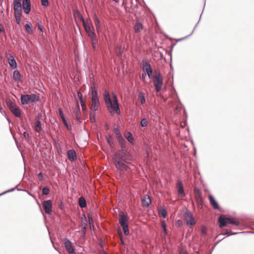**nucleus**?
I'll list each match as a JSON object with an SVG mask.
<instances>
[{
  "instance_id": "nucleus-46",
  "label": "nucleus",
  "mask_w": 254,
  "mask_h": 254,
  "mask_svg": "<svg viewBox=\"0 0 254 254\" xmlns=\"http://www.w3.org/2000/svg\"><path fill=\"white\" fill-rule=\"evenodd\" d=\"M63 122L64 123V126L66 127L67 130H71L72 129L71 126L70 125H68L66 120Z\"/></svg>"
},
{
  "instance_id": "nucleus-54",
  "label": "nucleus",
  "mask_w": 254,
  "mask_h": 254,
  "mask_svg": "<svg viewBox=\"0 0 254 254\" xmlns=\"http://www.w3.org/2000/svg\"><path fill=\"white\" fill-rule=\"evenodd\" d=\"M114 132L116 136H117L118 135H120V134L121 133L118 127L115 128L114 130Z\"/></svg>"
},
{
  "instance_id": "nucleus-64",
  "label": "nucleus",
  "mask_w": 254,
  "mask_h": 254,
  "mask_svg": "<svg viewBox=\"0 0 254 254\" xmlns=\"http://www.w3.org/2000/svg\"><path fill=\"white\" fill-rule=\"evenodd\" d=\"M179 254H188V253L186 251L182 250L179 252Z\"/></svg>"
},
{
  "instance_id": "nucleus-2",
  "label": "nucleus",
  "mask_w": 254,
  "mask_h": 254,
  "mask_svg": "<svg viewBox=\"0 0 254 254\" xmlns=\"http://www.w3.org/2000/svg\"><path fill=\"white\" fill-rule=\"evenodd\" d=\"M13 10L16 22L18 25H20L22 14L21 3L20 0H13Z\"/></svg>"
},
{
  "instance_id": "nucleus-57",
  "label": "nucleus",
  "mask_w": 254,
  "mask_h": 254,
  "mask_svg": "<svg viewBox=\"0 0 254 254\" xmlns=\"http://www.w3.org/2000/svg\"><path fill=\"white\" fill-rule=\"evenodd\" d=\"M59 207L60 209L62 210L64 208V203L62 200H60V203L59 204Z\"/></svg>"
},
{
  "instance_id": "nucleus-48",
  "label": "nucleus",
  "mask_w": 254,
  "mask_h": 254,
  "mask_svg": "<svg viewBox=\"0 0 254 254\" xmlns=\"http://www.w3.org/2000/svg\"><path fill=\"white\" fill-rule=\"evenodd\" d=\"M17 186H16L15 187H14V188H11V189H9V190H7L5 191H4V192H2V193H0V195H3V194H5V193H7V192H11V191H14V190H15L16 188H17Z\"/></svg>"
},
{
  "instance_id": "nucleus-5",
  "label": "nucleus",
  "mask_w": 254,
  "mask_h": 254,
  "mask_svg": "<svg viewBox=\"0 0 254 254\" xmlns=\"http://www.w3.org/2000/svg\"><path fill=\"white\" fill-rule=\"evenodd\" d=\"M114 158H116L117 160L121 159L125 162H128L130 157V154L127 151V148H121L118 152L114 154Z\"/></svg>"
},
{
  "instance_id": "nucleus-16",
  "label": "nucleus",
  "mask_w": 254,
  "mask_h": 254,
  "mask_svg": "<svg viewBox=\"0 0 254 254\" xmlns=\"http://www.w3.org/2000/svg\"><path fill=\"white\" fill-rule=\"evenodd\" d=\"M80 17L81 19V20L82 22L83 26L84 27V28L87 33L88 36L91 34L92 33H94V28L93 26H88V27H85V20L81 15L80 14Z\"/></svg>"
},
{
  "instance_id": "nucleus-38",
  "label": "nucleus",
  "mask_w": 254,
  "mask_h": 254,
  "mask_svg": "<svg viewBox=\"0 0 254 254\" xmlns=\"http://www.w3.org/2000/svg\"><path fill=\"white\" fill-rule=\"evenodd\" d=\"M118 142L121 147V148H127L126 141L124 138L118 140Z\"/></svg>"
},
{
  "instance_id": "nucleus-45",
  "label": "nucleus",
  "mask_w": 254,
  "mask_h": 254,
  "mask_svg": "<svg viewBox=\"0 0 254 254\" xmlns=\"http://www.w3.org/2000/svg\"><path fill=\"white\" fill-rule=\"evenodd\" d=\"M140 126L142 127H145L147 126V121L145 118H143L141 120Z\"/></svg>"
},
{
  "instance_id": "nucleus-58",
  "label": "nucleus",
  "mask_w": 254,
  "mask_h": 254,
  "mask_svg": "<svg viewBox=\"0 0 254 254\" xmlns=\"http://www.w3.org/2000/svg\"><path fill=\"white\" fill-rule=\"evenodd\" d=\"M85 27H88V26H93L91 23L90 21H88L87 20L86 21H85Z\"/></svg>"
},
{
  "instance_id": "nucleus-63",
  "label": "nucleus",
  "mask_w": 254,
  "mask_h": 254,
  "mask_svg": "<svg viewBox=\"0 0 254 254\" xmlns=\"http://www.w3.org/2000/svg\"><path fill=\"white\" fill-rule=\"evenodd\" d=\"M75 119H76V122L78 124H80V123H81V120L80 117H78L77 118H75Z\"/></svg>"
},
{
  "instance_id": "nucleus-42",
  "label": "nucleus",
  "mask_w": 254,
  "mask_h": 254,
  "mask_svg": "<svg viewBox=\"0 0 254 254\" xmlns=\"http://www.w3.org/2000/svg\"><path fill=\"white\" fill-rule=\"evenodd\" d=\"M5 103L9 109L15 105V104L10 99H7L5 101Z\"/></svg>"
},
{
  "instance_id": "nucleus-7",
  "label": "nucleus",
  "mask_w": 254,
  "mask_h": 254,
  "mask_svg": "<svg viewBox=\"0 0 254 254\" xmlns=\"http://www.w3.org/2000/svg\"><path fill=\"white\" fill-rule=\"evenodd\" d=\"M184 219L188 225L192 226L195 223L192 214L188 210L184 214Z\"/></svg>"
},
{
  "instance_id": "nucleus-34",
  "label": "nucleus",
  "mask_w": 254,
  "mask_h": 254,
  "mask_svg": "<svg viewBox=\"0 0 254 254\" xmlns=\"http://www.w3.org/2000/svg\"><path fill=\"white\" fill-rule=\"evenodd\" d=\"M137 98L140 100L141 104H143L145 103V98L143 93L139 92L138 94Z\"/></svg>"
},
{
  "instance_id": "nucleus-56",
  "label": "nucleus",
  "mask_w": 254,
  "mask_h": 254,
  "mask_svg": "<svg viewBox=\"0 0 254 254\" xmlns=\"http://www.w3.org/2000/svg\"><path fill=\"white\" fill-rule=\"evenodd\" d=\"M198 23H199V21H198L197 22V23L196 24V25H195V27H194V28H193V29L192 31L191 32V33L190 35H189L188 36H186V37H185V38H182V39H180L179 40H183V39H185L186 38H187L188 37H189V36H190L191 35H192V34L193 33V31H194V29H195V28L196 27V26H197V24H198Z\"/></svg>"
},
{
  "instance_id": "nucleus-30",
  "label": "nucleus",
  "mask_w": 254,
  "mask_h": 254,
  "mask_svg": "<svg viewBox=\"0 0 254 254\" xmlns=\"http://www.w3.org/2000/svg\"><path fill=\"white\" fill-rule=\"evenodd\" d=\"M158 212L163 218L167 217V211L164 206H160L158 208Z\"/></svg>"
},
{
  "instance_id": "nucleus-14",
  "label": "nucleus",
  "mask_w": 254,
  "mask_h": 254,
  "mask_svg": "<svg viewBox=\"0 0 254 254\" xmlns=\"http://www.w3.org/2000/svg\"><path fill=\"white\" fill-rule=\"evenodd\" d=\"M82 219V224L81 227L82 229L81 230V234L82 235H85L86 234V230L87 228V221L86 217V216L84 214H83L81 217Z\"/></svg>"
},
{
  "instance_id": "nucleus-3",
  "label": "nucleus",
  "mask_w": 254,
  "mask_h": 254,
  "mask_svg": "<svg viewBox=\"0 0 254 254\" xmlns=\"http://www.w3.org/2000/svg\"><path fill=\"white\" fill-rule=\"evenodd\" d=\"M92 90L91 99L92 105L90 107V110L95 112L98 110V106L100 105L97 89L94 87H91Z\"/></svg>"
},
{
  "instance_id": "nucleus-1",
  "label": "nucleus",
  "mask_w": 254,
  "mask_h": 254,
  "mask_svg": "<svg viewBox=\"0 0 254 254\" xmlns=\"http://www.w3.org/2000/svg\"><path fill=\"white\" fill-rule=\"evenodd\" d=\"M21 104H34L40 101V97L35 94H21L20 97Z\"/></svg>"
},
{
  "instance_id": "nucleus-51",
  "label": "nucleus",
  "mask_w": 254,
  "mask_h": 254,
  "mask_svg": "<svg viewBox=\"0 0 254 254\" xmlns=\"http://www.w3.org/2000/svg\"><path fill=\"white\" fill-rule=\"evenodd\" d=\"M118 232L120 237L121 244L124 245L125 244V243L123 240L122 231H121V230H118Z\"/></svg>"
},
{
  "instance_id": "nucleus-4",
  "label": "nucleus",
  "mask_w": 254,
  "mask_h": 254,
  "mask_svg": "<svg viewBox=\"0 0 254 254\" xmlns=\"http://www.w3.org/2000/svg\"><path fill=\"white\" fill-rule=\"evenodd\" d=\"M113 103L111 102L107 105V108L111 114L116 113L117 115H120L121 110L116 95L113 92Z\"/></svg>"
},
{
  "instance_id": "nucleus-39",
  "label": "nucleus",
  "mask_w": 254,
  "mask_h": 254,
  "mask_svg": "<svg viewBox=\"0 0 254 254\" xmlns=\"http://www.w3.org/2000/svg\"><path fill=\"white\" fill-rule=\"evenodd\" d=\"M80 114H81V112L80 111L79 105L77 102L76 106V109L74 111V114L75 116V118H77L78 117H79Z\"/></svg>"
},
{
  "instance_id": "nucleus-27",
  "label": "nucleus",
  "mask_w": 254,
  "mask_h": 254,
  "mask_svg": "<svg viewBox=\"0 0 254 254\" xmlns=\"http://www.w3.org/2000/svg\"><path fill=\"white\" fill-rule=\"evenodd\" d=\"M78 205L81 208H83L86 207V201L83 196H81L78 198Z\"/></svg>"
},
{
  "instance_id": "nucleus-52",
  "label": "nucleus",
  "mask_w": 254,
  "mask_h": 254,
  "mask_svg": "<svg viewBox=\"0 0 254 254\" xmlns=\"http://www.w3.org/2000/svg\"><path fill=\"white\" fill-rule=\"evenodd\" d=\"M38 177L40 181H42L44 180V178L42 172H40L38 174Z\"/></svg>"
},
{
  "instance_id": "nucleus-62",
  "label": "nucleus",
  "mask_w": 254,
  "mask_h": 254,
  "mask_svg": "<svg viewBox=\"0 0 254 254\" xmlns=\"http://www.w3.org/2000/svg\"><path fill=\"white\" fill-rule=\"evenodd\" d=\"M146 74H147L146 73H142V74H141V78H142V80H143V81L145 80Z\"/></svg>"
},
{
  "instance_id": "nucleus-33",
  "label": "nucleus",
  "mask_w": 254,
  "mask_h": 254,
  "mask_svg": "<svg viewBox=\"0 0 254 254\" xmlns=\"http://www.w3.org/2000/svg\"><path fill=\"white\" fill-rule=\"evenodd\" d=\"M128 135H125V137L127 140V141L130 143H133L134 142V139L132 136V134L130 131L127 132Z\"/></svg>"
},
{
  "instance_id": "nucleus-50",
  "label": "nucleus",
  "mask_w": 254,
  "mask_h": 254,
  "mask_svg": "<svg viewBox=\"0 0 254 254\" xmlns=\"http://www.w3.org/2000/svg\"><path fill=\"white\" fill-rule=\"evenodd\" d=\"M154 72L156 74L153 76L154 79H155L156 77H157L158 78H162L161 73L159 71L155 70Z\"/></svg>"
},
{
  "instance_id": "nucleus-15",
  "label": "nucleus",
  "mask_w": 254,
  "mask_h": 254,
  "mask_svg": "<svg viewBox=\"0 0 254 254\" xmlns=\"http://www.w3.org/2000/svg\"><path fill=\"white\" fill-rule=\"evenodd\" d=\"M151 203V199L148 194H144L141 198V205L142 206L147 207Z\"/></svg>"
},
{
  "instance_id": "nucleus-55",
  "label": "nucleus",
  "mask_w": 254,
  "mask_h": 254,
  "mask_svg": "<svg viewBox=\"0 0 254 254\" xmlns=\"http://www.w3.org/2000/svg\"><path fill=\"white\" fill-rule=\"evenodd\" d=\"M77 97L79 98V101L83 100L82 94L80 91L77 92Z\"/></svg>"
},
{
  "instance_id": "nucleus-13",
  "label": "nucleus",
  "mask_w": 254,
  "mask_h": 254,
  "mask_svg": "<svg viewBox=\"0 0 254 254\" xmlns=\"http://www.w3.org/2000/svg\"><path fill=\"white\" fill-rule=\"evenodd\" d=\"M22 7L24 13L26 14H29L31 11L30 0H23Z\"/></svg>"
},
{
  "instance_id": "nucleus-9",
  "label": "nucleus",
  "mask_w": 254,
  "mask_h": 254,
  "mask_svg": "<svg viewBox=\"0 0 254 254\" xmlns=\"http://www.w3.org/2000/svg\"><path fill=\"white\" fill-rule=\"evenodd\" d=\"M64 245L69 254H76L72 245V243L69 240L65 238L64 241Z\"/></svg>"
},
{
  "instance_id": "nucleus-6",
  "label": "nucleus",
  "mask_w": 254,
  "mask_h": 254,
  "mask_svg": "<svg viewBox=\"0 0 254 254\" xmlns=\"http://www.w3.org/2000/svg\"><path fill=\"white\" fill-rule=\"evenodd\" d=\"M128 162H125L123 160H117L116 158H114V163L116 167L121 171H127L128 167L127 165V164Z\"/></svg>"
},
{
  "instance_id": "nucleus-41",
  "label": "nucleus",
  "mask_w": 254,
  "mask_h": 254,
  "mask_svg": "<svg viewBox=\"0 0 254 254\" xmlns=\"http://www.w3.org/2000/svg\"><path fill=\"white\" fill-rule=\"evenodd\" d=\"M59 115H60L62 121L64 122L65 120H66V119L64 117V113L63 109L62 108H60L59 109Z\"/></svg>"
},
{
  "instance_id": "nucleus-17",
  "label": "nucleus",
  "mask_w": 254,
  "mask_h": 254,
  "mask_svg": "<svg viewBox=\"0 0 254 254\" xmlns=\"http://www.w3.org/2000/svg\"><path fill=\"white\" fill-rule=\"evenodd\" d=\"M177 187L178 193L179 195H180L182 197L185 196V193L184 191V186L183 183L181 180H179L177 183Z\"/></svg>"
},
{
  "instance_id": "nucleus-18",
  "label": "nucleus",
  "mask_w": 254,
  "mask_h": 254,
  "mask_svg": "<svg viewBox=\"0 0 254 254\" xmlns=\"http://www.w3.org/2000/svg\"><path fill=\"white\" fill-rule=\"evenodd\" d=\"M8 63L9 64L10 66L12 68L15 69L17 67V64L15 60L14 57L11 54H9V57L8 58Z\"/></svg>"
},
{
  "instance_id": "nucleus-22",
  "label": "nucleus",
  "mask_w": 254,
  "mask_h": 254,
  "mask_svg": "<svg viewBox=\"0 0 254 254\" xmlns=\"http://www.w3.org/2000/svg\"><path fill=\"white\" fill-rule=\"evenodd\" d=\"M209 200L210 203L213 206L214 209L219 210L220 209V207L217 203V201L215 200L214 196L211 194L209 196Z\"/></svg>"
},
{
  "instance_id": "nucleus-23",
  "label": "nucleus",
  "mask_w": 254,
  "mask_h": 254,
  "mask_svg": "<svg viewBox=\"0 0 254 254\" xmlns=\"http://www.w3.org/2000/svg\"><path fill=\"white\" fill-rule=\"evenodd\" d=\"M10 110L15 117H20L21 116V112L20 109L18 107L16 106V105L11 108Z\"/></svg>"
},
{
  "instance_id": "nucleus-25",
  "label": "nucleus",
  "mask_w": 254,
  "mask_h": 254,
  "mask_svg": "<svg viewBox=\"0 0 254 254\" xmlns=\"http://www.w3.org/2000/svg\"><path fill=\"white\" fill-rule=\"evenodd\" d=\"M227 221L228 224H233L236 226H238L240 224V222L238 220L232 217H228Z\"/></svg>"
},
{
  "instance_id": "nucleus-61",
  "label": "nucleus",
  "mask_w": 254,
  "mask_h": 254,
  "mask_svg": "<svg viewBox=\"0 0 254 254\" xmlns=\"http://www.w3.org/2000/svg\"><path fill=\"white\" fill-rule=\"evenodd\" d=\"M161 225L163 228L166 227V223L164 221L161 222Z\"/></svg>"
},
{
  "instance_id": "nucleus-35",
  "label": "nucleus",
  "mask_w": 254,
  "mask_h": 254,
  "mask_svg": "<svg viewBox=\"0 0 254 254\" xmlns=\"http://www.w3.org/2000/svg\"><path fill=\"white\" fill-rule=\"evenodd\" d=\"M25 28L26 31L28 34H31L32 32V25L30 23H27L25 25Z\"/></svg>"
},
{
  "instance_id": "nucleus-28",
  "label": "nucleus",
  "mask_w": 254,
  "mask_h": 254,
  "mask_svg": "<svg viewBox=\"0 0 254 254\" xmlns=\"http://www.w3.org/2000/svg\"><path fill=\"white\" fill-rule=\"evenodd\" d=\"M143 24L138 21H136L134 25V31L136 33H139L143 29Z\"/></svg>"
},
{
  "instance_id": "nucleus-11",
  "label": "nucleus",
  "mask_w": 254,
  "mask_h": 254,
  "mask_svg": "<svg viewBox=\"0 0 254 254\" xmlns=\"http://www.w3.org/2000/svg\"><path fill=\"white\" fill-rule=\"evenodd\" d=\"M153 82L156 92H159L161 90L163 84L162 78H158L156 77Z\"/></svg>"
},
{
  "instance_id": "nucleus-8",
  "label": "nucleus",
  "mask_w": 254,
  "mask_h": 254,
  "mask_svg": "<svg viewBox=\"0 0 254 254\" xmlns=\"http://www.w3.org/2000/svg\"><path fill=\"white\" fill-rule=\"evenodd\" d=\"M43 207L47 214H51L52 211V202L51 200H44L43 202Z\"/></svg>"
},
{
  "instance_id": "nucleus-60",
  "label": "nucleus",
  "mask_w": 254,
  "mask_h": 254,
  "mask_svg": "<svg viewBox=\"0 0 254 254\" xmlns=\"http://www.w3.org/2000/svg\"><path fill=\"white\" fill-rule=\"evenodd\" d=\"M116 137L118 141L124 138L121 133L120 134V135H118L117 136H116Z\"/></svg>"
},
{
  "instance_id": "nucleus-31",
  "label": "nucleus",
  "mask_w": 254,
  "mask_h": 254,
  "mask_svg": "<svg viewBox=\"0 0 254 254\" xmlns=\"http://www.w3.org/2000/svg\"><path fill=\"white\" fill-rule=\"evenodd\" d=\"M41 122L39 120H37L35 123V130L37 132H40L42 130Z\"/></svg>"
},
{
  "instance_id": "nucleus-44",
  "label": "nucleus",
  "mask_w": 254,
  "mask_h": 254,
  "mask_svg": "<svg viewBox=\"0 0 254 254\" xmlns=\"http://www.w3.org/2000/svg\"><path fill=\"white\" fill-rule=\"evenodd\" d=\"M200 232L202 235L205 236L207 234V228L204 226H201Z\"/></svg>"
},
{
  "instance_id": "nucleus-37",
  "label": "nucleus",
  "mask_w": 254,
  "mask_h": 254,
  "mask_svg": "<svg viewBox=\"0 0 254 254\" xmlns=\"http://www.w3.org/2000/svg\"><path fill=\"white\" fill-rule=\"evenodd\" d=\"M88 36L89 37V38H90V39L91 40V43H98L97 36H96L95 32L94 33H92L91 34L88 35Z\"/></svg>"
},
{
  "instance_id": "nucleus-10",
  "label": "nucleus",
  "mask_w": 254,
  "mask_h": 254,
  "mask_svg": "<svg viewBox=\"0 0 254 254\" xmlns=\"http://www.w3.org/2000/svg\"><path fill=\"white\" fill-rule=\"evenodd\" d=\"M120 218L119 219V224L121 226L128 224V218L127 214H125L124 212L120 211L119 212Z\"/></svg>"
},
{
  "instance_id": "nucleus-29",
  "label": "nucleus",
  "mask_w": 254,
  "mask_h": 254,
  "mask_svg": "<svg viewBox=\"0 0 254 254\" xmlns=\"http://www.w3.org/2000/svg\"><path fill=\"white\" fill-rule=\"evenodd\" d=\"M240 233L238 232H233L230 229H227L226 230L225 232L222 233L221 234H219V235L217 236L215 238H217L219 235H226L227 237L231 236V235H236Z\"/></svg>"
},
{
  "instance_id": "nucleus-59",
  "label": "nucleus",
  "mask_w": 254,
  "mask_h": 254,
  "mask_svg": "<svg viewBox=\"0 0 254 254\" xmlns=\"http://www.w3.org/2000/svg\"><path fill=\"white\" fill-rule=\"evenodd\" d=\"M97 43H92V47L93 50L95 51L96 50V44Z\"/></svg>"
},
{
  "instance_id": "nucleus-49",
  "label": "nucleus",
  "mask_w": 254,
  "mask_h": 254,
  "mask_svg": "<svg viewBox=\"0 0 254 254\" xmlns=\"http://www.w3.org/2000/svg\"><path fill=\"white\" fill-rule=\"evenodd\" d=\"M23 134L25 139L27 140V141H28L30 139V137L29 134L27 132L24 131Z\"/></svg>"
},
{
  "instance_id": "nucleus-40",
  "label": "nucleus",
  "mask_w": 254,
  "mask_h": 254,
  "mask_svg": "<svg viewBox=\"0 0 254 254\" xmlns=\"http://www.w3.org/2000/svg\"><path fill=\"white\" fill-rule=\"evenodd\" d=\"M123 228L124 233L125 235L127 236L129 235V230L128 224L121 226Z\"/></svg>"
},
{
  "instance_id": "nucleus-12",
  "label": "nucleus",
  "mask_w": 254,
  "mask_h": 254,
  "mask_svg": "<svg viewBox=\"0 0 254 254\" xmlns=\"http://www.w3.org/2000/svg\"><path fill=\"white\" fill-rule=\"evenodd\" d=\"M142 69L145 71L149 78H151L152 77V69L150 64L147 62H145L143 65Z\"/></svg>"
},
{
  "instance_id": "nucleus-53",
  "label": "nucleus",
  "mask_w": 254,
  "mask_h": 254,
  "mask_svg": "<svg viewBox=\"0 0 254 254\" xmlns=\"http://www.w3.org/2000/svg\"><path fill=\"white\" fill-rule=\"evenodd\" d=\"M87 217L88 219L89 223L91 224V222H94L92 217L90 213L87 214Z\"/></svg>"
},
{
  "instance_id": "nucleus-21",
  "label": "nucleus",
  "mask_w": 254,
  "mask_h": 254,
  "mask_svg": "<svg viewBox=\"0 0 254 254\" xmlns=\"http://www.w3.org/2000/svg\"><path fill=\"white\" fill-rule=\"evenodd\" d=\"M67 155L68 159L70 161H74L76 159V154L75 151L73 149L68 150L67 151Z\"/></svg>"
},
{
  "instance_id": "nucleus-24",
  "label": "nucleus",
  "mask_w": 254,
  "mask_h": 254,
  "mask_svg": "<svg viewBox=\"0 0 254 254\" xmlns=\"http://www.w3.org/2000/svg\"><path fill=\"white\" fill-rule=\"evenodd\" d=\"M104 98L105 100V102L107 104V105L111 104L112 102L111 97L109 94V92L107 90H105L103 94Z\"/></svg>"
},
{
  "instance_id": "nucleus-20",
  "label": "nucleus",
  "mask_w": 254,
  "mask_h": 254,
  "mask_svg": "<svg viewBox=\"0 0 254 254\" xmlns=\"http://www.w3.org/2000/svg\"><path fill=\"white\" fill-rule=\"evenodd\" d=\"M193 191L195 195V197L197 203H200L201 204L202 198L200 190L198 188H194Z\"/></svg>"
},
{
  "instance_id": "nucleus-43",
  "label": "nucleus",
  "mask_w": 254,
  "mask_h": 254,
  "mask_svg": "<svg viewBox=\"0 0 254 254\" xmlns=\"http://www.w3.org/2000/svg\"><path fill=\"white\" fill-rule=\"evenodd\" d=\"M50 190L48 187H44L42 189V193L44 195H47L50 193Z\"/></svg>"
},
{
  "instance_id": "nucleus-26",
  "label": "nucleus",
  "mask_w": 254,
  "mask_h": 254,
  "mask_svg": "<svg viewBox=\"0 0 254 254\" xmlns=\"http://www.w3.org/2000/svg\"><path fill=\"white\" fill-rule=\"evenodd\" d=\"M13 77L15 81L19 82L21 79V75L18 70L13 71Z\"/></svg>"
},
{
  "instance_id": "nucleus-32",
  "label": "nucleus",
  "mask_w": 254,
  "mask_h": 254,
  "mask_svg": "<svg viewBox=\"0 0 254 254\" xmlns=\"http://www.w3.org/2000/svg\"><path fill=\"white\" fill-rule=\"evenodd\" d=\"M106 138L107 141L110 145V147H113L115 145L114 138L110 134L107 135Z\"/></svg>"
},
{
  "instance_id": "nucleus-36",
  "label": "nucleus",
  "mask_w": 254,
  "mask_h": 254,
  "mask_svg": "<svg viewBox=\"0 0 254 254\" xmlns=\"http://www.w3.org/2000/svg\"><path fill=\"white\" fill-rule=\"evenodd\" d=\"M94 20L95 26L96 28L101 27L100 21L99 19V18H98V17L95 13L94 14Z\"/></svg>"
},
{
  "instance_id": "nucleus-19",
  "label": "nucleus",
  "mask_w": 254,
  "mask_h": 254,
  "mask_svg": "<svg viewBox=\"0 0 254 254\" xmlns=\"http://www.w3.org/2000/svg\"><path fill=\"white\" fill-rule=\"evenodd\" d=\"M227 219L228 217L223 215L219 216L218 222L220 228L224 227L227 225V224H228Z\"/></svg>"
},
{
  "instance_id": "nucleus-47",
  "label": "nucleus",
  "mask_w": 254,
  "mask_h": 254,
  "mask_svg": "<svg viewBox=\"0 0 254 254\" xmlns=\"http://www.w3.org/2000/svg\"><path fill=\"white\" fill-rule=\"evenodd\" d=\"M41 0V4L42 6L44 7H47L49 4V0Z\"/></svg>"
}]
</instances>
